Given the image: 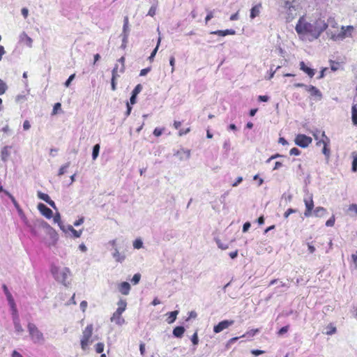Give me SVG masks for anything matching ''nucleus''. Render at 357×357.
Returning <instances> with one entry per match:
<instances>
[{
	"label": "nucleus",
	"instance_id": "nucleus-36",
	"mask_svg": "<svg viewBox=\"0 0 357 357\" xmlns=\"http://www.w3.org/2000/svg\"><path fill=\"white\" fill-rule=\"evenodd\" d=\"M351 119L354 125H357V107L353 105L351 108Z\"/></svg>",
	"mask_w": 357,
	"mask_h": 357
},
{
	"label": "nucleus",
	"instance_id": "nucleus-42",
	"mask_svg": "<svg viewBox=\"0 0 357 357\" xmlns=\"http://www.w3.org/2000/svg\"><path fill=\"white\" fill-rule=\"evenodd\" d=\"M215 242L218 247L221 250H227L229 248V245L227 244H224L221 242V241L218 238H215Z\"/></svg>",
	"mask_w": 357,
	"mask_h": 357
},
{
	"label": "nucleus",
	"instance_id": "nucleus-32",
	"mask_svg": "<svg viewBox=\"0 0 357 357\" xmlns=\"http://www.w3.org/2000/svg\"><path fill=\"white\" fill-rule=\"evenodd\" d=\"M36 225L43 229H45L46 231H48L50 229L52 228L47 222L41 219L36 220Z\"/></svg>",
	"mask_w": 357,
	"mask_h": 357
},
{
	"label": "nucleus",
	"instance_id": "nucleus-37",
	"mask_svg": "<svg viewBox=\"0 0 357 357\" xmlns=\"http://www.w3.org/2000/svg\"><path fill=\"white\" fill-rule=\"evenodd\" d=\"M5 194L11 199L12 202L13 203L15 208L18 210V211L20 213L22 211L21 208H20V206L15 199V197L8 191H5Z\"/></svg>",
	"mask_w": 357,
	"mask_h": 357
},
{
	"label": "nucleus",
	"instance_id": "nucleus-7",
	"mask_svg": "<svg viewBox=\"0 0 357 357\" xmlns=\"http://www.w3.org/2000/svg\"><path fill=\"white\" fill-rule=\"evenodd\" d=\"M326 33L333 40L335 41L342 40L346 37H348V33L346 31H344L342 29L341 31L337 32H333L328 30Z\"/></svg>",
	"mask_w": 357,
	"mask_h": 357
},
{
	"label": "nucleus",
	"instance_id": "nucleus-51",
	"mask_svg": "<svg viewBox=\"0 0 357 357\" xmlns=\"http://www.w3.org/2000/svg\"><path fill=\"white\" fill-rule=\"evenodd\" d=\"M89 340H87V339H84V338H82L81 339V347L83 350H85L89 344Z\"/></svg>",
	"mask_w": 357,
	"mask_h": 357
},
{
	"label": "nucleus",
	"instance_id": "nucleus-35",
	"mask_svg": "<svg viewBox=\"0 0 357 357\" xmlns=\"http://www.w3.org/2000/svg\"><path fill=\"white\" fill-rule=\"evenodd\" d=\"M20 39L22 41H24L25 40V43L26 44L29 46V47H31L32 45V39L28 36L24 32H23L21 35H20Z\"/></svg>",
	"mask_w": 357,
	"mask_h": 357
},
{
	"label": "nucleus",
	"instance_id": "nucleus-48",
	"mask_svg": "<svg viewBox=\"0 0 357 357\" xmlns=\"http://www.w3.org/2000/svg\"><path fill=\"white\" fill-rule=\"evenodd\" d=\"M191 341L194 345H197L199 343V338L197 332H195L191 337Z\"/></svg>",
	"mask_w": 357,
	"mask_h": 357
},
{
	"label": "nucleus",
	"instance_id": "nucleus-59",
	"mask_svg": "<svg viewBox=\"0 0 357 357\" xmlns=\"http://www.w3.org/2000/svg\"><path fill=\"white\" fill-rule=\"evenodd\" d=\"M251 227L250 222H246L243 225V232H247Z\"/></svg>",
	"mask_w": 357,
	"mask_h": 357
},
{
	"label": "nucleus",
	"instance_id": "nucleus-25",
	"mask_svg": "<svg viewBox=\"0 0 357 357\" xmlns=\"http://www.w3.org/2000/svg\"><path fill=\"white\" fill-rule=\"evenodd\" d=\"M261 6V4H258V5H256L255 6H253L251 8V10H250V17L251 19H254L257 16L259 15V12H260Z\"/></svg>",
	"mask_w": 357,
	"mask_h": 357
},
{
	"label": "nucleus",
	"instance_id": "nucleus-62",
	"mask_svg": "<svg viewBox=\"0 0 357 357\" xmlns=\"http://www.w3.org/2000/svg\"><path fill=\"white\" fill-rule=\"evenodd\" d=\"M264 353V351L259 349H253L251 351V354L255 355V356H258Z\"/></svg>",
	"mask_w": 357,
	"mask_h": 357
},
{
	"label": "nucleus",
	"instance_id": "nucleus-58",
	"mask_svg": "<svg viewBox=\"0 0 357 357\" xmlns=\"http://www.w3.org/2000/svg\"><path fill=\"white\" fill-rule=\"evenodd\" d=\"M151 67H147L146 68H144V69L141 70L139 75L145 76L151 71Z\"/></svg>",
	"mask_w": 357,
	"mask_h": 357
},
{
	"label": "nucleus",
	"instance_id": "nucleus-20",
	"mask_svg": "<svg viewBox=\"0 0 357 357\" xmlns=\"http://www.w3.org/2000/svg\"><path fill=\"white\" fill-rule=\"evenodd\" d=\"M300 69L305 72L310 77H312L315 74V70L307 66L304 61L300 62Z\"/></svg>",
	"mask_w": 357,
	"mask_h": 357
},
{
	"label": "nucleus",
	"instance_id": "nucleus-22",
	"mask_svg": "<svg viewBox=\"0 0 357 357\" xmlns=\"http://www.w3.org/2000/svg\"><path fill=\"white\" fill-rule=\"evenodd\" d=\"M185 331V329L183 326H178L174 328L172 333L175 337L181 338L183 337Z\"/></svg>",
	"mask_w": 357,
	"mask_h": 357
},
{
	"label": "nucleus",
	"instance_id": "nucleus-39",
	"mask_svg": "<svg viewBox=\"0 0 357 357\" xmlns=\"http://www.w3.org/2000/svg\"><path fill=\"white\" fill-rule=\"evenodd\" d=\"M70 162H68L67 163H66L65 165H62L59 170V172H58V176H62L63 175L66 171H67V169L70 167Z\"/></svg>",
	"mask_w": 357,
	"mask_h": 357
},
{
	"label": "nucleus",
	"instance_id": "nucleus-55",
	"mask_svg": "<svg viewBox=\"0 0 357 357\" xmlns=\"http://www.w3.org/2000/svg\"><path fill=\"white\" fill-rule=\"evenodd\" d=\"M290 155H299L301 154V151L298 148H292L289 151Z\"/></svg>",
	"mask_w": 357,
	"mask_h": 357
},
{
	"label": "nucleus",
	"instance_id": "nucleus-2",
	"mask_svg": "<svg viewBox=\"0 0 357 357\" xmlns=\"http://www.w3.org/2000/svg\"><path fill=\"white\" fill-rule=\"evenodd\" d=\"M280 11L285 15L287 22H290L297 16L298 4L294 0L284 1L280 6Z\"/></svg>",
	"mask_w": 357,
	"mask_h": 357
},
{
	"label": "nucleus",
	"instance_id": "nucleus-64",
	"mask_svg": "<svg viewBox=\"0 0 357 357\" xmlns=\"http://www.w3.org/2000/svg\"><path fill=\"white\" fill-rule=\"evenodd\" d=\"M87 307V302L86 301H82L80 303V309L82 312H85L86 309Z\"/></svg>",
	"mask_w": 357,
	"mask_h": 357
},
{
	"label": "nucleus",
	"instance_id": "nucleus-29",
	"mask_svg": "<svg viewBox=\"0 0 357 357\" xmlns=\"http://www.w3.org/2000/svg\"><path fill=\"white\" fill-rule=\"evenodd\" d=\"M326 213V208L321 206H318L314 210V215L316 217H323Z\"/></svg>",
	"mask_w": 357,
	"mask_h": 357
},
{
	"label": "nucleus",
	"instance_id": "nucleus-50",
	"mask_svg": "<svg viewBox=\"0 0 357 357\" xmlns=\"http://www.w3.org/2000/svg\"><path fill=\"white\" fill-rule=\"evenodd\" d=\"M75 74H72L71 75H70L69 77L68 78V79L64 83L65 86L69 87V86L70 85L72 81L75 79Z\"/></svg>",
	"mask_w": 357,
	"mask_h": 357
},
{
	"label": "nucleus",
	"instance_id": "nucleus-33",
	"mask_svg": "<svg viewBox=\"0 0 357 357\" xmlns=\"http://www.w3.org/2000/svg\"><path fill=\"white\" fill-rule=\"evenodd\" d=\"M100 146L99 144H96L93 146L92 150V159L93 160H96L98 157L99 152H100Z\"/></svg>",
	"mask_w": 357,
	"mask_h": 357
},
{
	"label": "nucleus",
	"instance_id": "nucleus-44",
	"mask_svg": "<svg viewBox=\"0 0 357 357\" xmlns=\"http://www.w3.org/2000/svg\"><path fill=\"white\" fill-rule=\"evenodd\" d=\"M104 344L102 343V342H98L96 344V351L98 353V354H102V351H104Z\"/></svg>",
	"mask_w": 357,
	"mask_h": 357
},
{
	"label": "nucleus",
	"instance_id": "nucleus-26",
	"mask_svg": "<svg viewBox=\"0 0 357 357\" xmlns=\"http://www.w3.org/2000/svg\"><path fill=\"white\" fill-rule=\"evenodd\" d=\"M12 321H13V324L14 325L15 332H17V333H22L24 331V329L20 324V319L19 318V319H13Z\"/></svg>",
	"mask_w": 357,
	"mask_h": 357
},
{
	"label": "nucleus",
	"instance_id": "nucleus-16",
	"mask_svg": "<svg viewBox=\"0 0 357 357\" xmlns=\"http://www.w3.org/2000/svg\"><path fill=\"white\" fill-rule=\"evenodd\" d=\"M175 155L178 157L181 161L187 160L190 157V151L181 149L180 150L177 151Z\"/></svg>",
	"mask_w": 357,
	"mask_h": 357
},
{
	"label": "nucleus",
	"instance_id": "nucleus-17",
	"mask_svg": "<svg viewBox=\"0 0 357 357\" xmlns=\"http://www.w3.org/2000/svg\"><path fill=\"white\" fill-rule=\"evenodd\" d=\"M210 33L213 35H217L220 37H225L227 35H234L236 33V31L232 29L225 30H217L211 31Z\"/></svg>",
	"mask_w": 357,
	"mask_h": 357
},
{
	"label": "nucleus",
	"instance_id": "nucleus-34",
	"mask_svg": "<svg viewBox=\"0 0 357 357\" xmlns=\"http://www.w3.org/2000/svg\"><path fill=\"white\" fill-rule=\"evenodd\" d=\"M67 227H68V230H69V231H70L73 234V235L75 238H79L81 236L82 230L77 231V230L75 229L72 225H67Z\"/></svg>",
	"mask_w": 357,
	"mask_h": 357
},
{
	"label": "nucleus",
	"instance_id": "nucleus-3",
	"mask_svg": "<svg viewBox=\"0 0 357 357\" xmlns=\"http://www.w3.org/2000/svg\"><path fill=\"white\" fill-rule=\"evenodd\" d=\"M27 330L33 344H43L45 342L43 333L38 329L35 324L29 322L27 324Z\"/></svg>",
	"mask_w": 357,
	"mask_h": 357
},
{
	"label": "nucleus",
	"instance_id": "nucleus-11",
	"mask_svg": "<svg viewBox=\"0 0 357 357\" xmlns=\"http://www.w3.org/2000/svg\"><path fill=\"white\" fill-rule=\"evenodd\" d=\"M129 34H130V28H129L128 17L125 16L123 18V30H122L121 36L123 37V40L126 41V40H128Z\"/></svg>",
	"mask_w": 357,
	"mask_h": 357
},
{
	"label": "nucleus",
	"instance_id": "nucleus-21",
	"mask_svg": "<svg viewBox=\"0 0 357 357\" xmlns=\"http://www.w3.org/2000/svg\"><path fill=\"white\" fill-rule=\"evenodd\" d=\"M306 91L310 92L311 96L317 97L319 100H320L322 98V94L321 91L317 88L312 85H309L308 86H306Z\"/></svg>",
	"mask_w": 357,
	"mask_h": 357
},
{
	"label": "nucleus",
	"instance_id": "nucleus-54",
	"mask_svg": "<svg viewBox=\"0 0 357 357\" xmlns=\"http://www.w3.org/2000/svg\"><path fill=\"white\" fill-rule=\"evenodd\" d=\"M5 295L6 296V299L8 301V305L11 304V303H15V300H14V298H13V296H12L10 292L5 294Z\"/></svg>",
	"mask_w": 357,
	"mask_h": 357
},
{
	"label": "nucleus",
	"instance_id": "nucleus-63",
	"mask_svg": "<svg viewBox=\"0 0 357 357\" xmlns=\"http://www.w3.org/2000/svg\"><path fill=\"white\" fill-rule=\"evenodd\" d=\"M162 133V129H160L159 128H155L153 130V135L156 137H159Z\"/></svg>",
	"mask_w": 357,
	"mask_h": 357
},
{
	"label": "nucleus",
	"instance_id": "nucleus-49",
	"mask_svg": "<svg viewBox=\"0 0 357 357\" xmlns=\"http://www.w3.org/2000/svg\"><path fill=\"white\" fill-rule=\"evenodd\" d=\"M53 220L54 223H57L58 225L62 223L61 220V215L59 213H56V214L53 217Z\"/></svg>",
	"mask_w": 357,
	"mask_h": 357
},
{
	"label": "nucleus",
	"instance_id": "nucleus-41",
	"mask_svg": "<svg viewBox=\"0 0 357 357\" xmlns=\"http://www.w3.org/2000/svg\"><path fill=\"white\" fill-rule=\"evenodd\" d=\"M8 89L6 83L0 79V96L4 94Z\"/></svg>",
	"mask_w": 357,
	"mask_h": 357
},
{
	"label": "nucleus",
	"instance_id": "nucleus-9",
	"mask_svg": "<svg viewBox=\"0 0 357 357\" xmlns=\"http://www.w3.org/2000/svg\"><path fill=\"white\" fill-rule=\"evenodd\" d=\"M40 213L44 215L46 218L50 219L53 216L52 211L48 208L45 204L39 203L37 206Z\"/></svg>",
	"mask_w": 357,
	"mask_h": 357
},
{
	"label": "nucleus",
	"instance_id": "nucleus-40",
	"mask_svg": "<svg viewBox=\"0 0 357 357\" xmlns=\"http://www.w3.org/2000/svg\"><path fill=\"white\" fill-rule=\"evenodd\" d=\"M353 156V161H352V171L356 172L357 171V153L353 152L352 153Z\"/></svg>",
	"mask_w": 357,
	"mask_h": 357
},
{
	"label": "nucleus",
	"instance_id": "nucleus-53",
	"mask_svg": "<svg viewBox=\"0 0 357 357\" xmlns=\"http://www.w3.org/2000/svg\"><path fill=\"white\" fill-rule=\"evenodd\" d=\"M335 216L334 215H332L331 218H330L326 222V226L327 227H333L335 224Z\"/></svg>",
	"mask_w": 357,
	"mask_h": 357
},
{
	"label": "nucleus",
	"instance_id": "nucleus-57",
	"mask_svg": "<svg viewBox=\"0 0 357 357\" xmlns=\"http://www.w3.org/2000/svg\"><path fill=\"white\" fill-rule=\"evenodd\" d=\"M349 211L354 212L355 215H357V205L356 204H352L349 207Z\"/></svg>",
	"mask_w": 357,
	"mask_h": 357
},
{
	"label": "nucleus",
	"instance_id": "nucleus-31",
	"mask_svg": "<svg viewBox=\"0 0 357 357\" xmlns=\"http://www.w3.org/2000/svg\"><path fill=\"white\" fill-rule=\"evenodd\" d=\"M161 37L159 36L158 38V40H157V45H156V47L154 48V50L152 51L151 55L149 56V60L150 61H152L158 50V47L160 45V43H161Z\"/></svg>",
	"mask_w": 357,
	"mask_h": 357
},
{
	"label": "nucleus",
	"instance_id": "nucleus-23",
	"mask_svg": "<svg viewBox=\"0 0 357 357\" xmlns=\"http://www.w3.org/2000/svg\"><path fill=\"white\" fill-rule=\"evenodd\" d=\"M93 333V325H88L82 333V337L84 339L90 340Z\"/></svg>",
	"mask_w": 357,
	"mask_h": 357
},
{
	"label": "nucleus",
	"instance_id": "nucleus-61",
	"mask_svg": "<svg viewBox=\"0 0 357 357\" xmlns=\"http://www.w3.org/2000/svg\"><path fill=\"white\" fill-rule=\"evenodd\" d=\"M243 181V177L238 176L236 179L235 182L232 183L233 187H237Z\"/></svg>",
	"mask_w": 357,
	"mask_h": 357
},
{
	"label": "nucleus",
	"instance_id": "nucleus-28",
	"mask_svg": "<svg viewBox=\"0 0 357 357\" xmlns=\"http://www.w3.org/2000/svg\"><path fill=\"white\" fill-rule=\"evenodd\" d=\"M117 305H118V307L116 310L123 313L126 310L127 302L125 299L121 298L118 301Z\"/></svg>",
	"mask_w": 357,
	"mask_h": 357
},
{
	"label": "nucleus",
	"instance_id": "nucleus-24",
	"mask_svg": "<svg viewBox=\"0 0 357 357\" xmlns=\"http://www.w3.org/2000/svg\"><path fill=\"white\" fill-rule=\"evenodd\" d=\"M9 306H10V309L12 320L19 319L20 316H19L16 303H13L9 304Z\"/></svg>",
	"mask_w": 357,
	"mask_h": 357
},
{
	"label": "nucleus",
	"instance_id": "nucleus-13",
	"mask_svg": "<svg viewBox=\"0 0 357 357\" xmlns=\"http://www.w3.org/2000/svg\"><path fill=\"white\" fill-rule=\"evenodd\" d=\"M38 197L46 203H47L51 207H52L54 209L56 210V206L54 201H52L50 196L47 194L43 193L40 191H38L37 193Z\"/></svg>",
	"mask_w": 357,
	"mask_h": 357
},
{
	"label": "nucleus",
	"instance_id": "nucleus-15",
	"mask_svg": "<svg viewBox=\"0 0 357 357\" xmlns=\"http://www.w3.org/2000/svg\"><path fill=\"white\" fill-rule=\"evenodd\" d=\"M131 287L130 284L128 282H123L119 284L118 289L119 291L125 296L129 294Z\"/></svg>",
	"mask_w": 357,
	"mask_h": 357
},
{
	"label": "nucleus",
	"instance_id": "nucleus-8",
	"mask_svg": "<svg viewBox=\"0 0 357 357\" xmlns=\"http://www.w3.org/2000/svg\"><path fill=\"white\" fill-rule=\"evenodd\" d=\"M234 321L233 320H223L219 322L217 325L213 327V332L215 333H219L223 330L229 328L230 326L233 325Z\"/></svg>",
	"mask_w": 357,
	"mask_h": 357
},
{
	"label": "nucleus",
	"instance_id": "nucleus-27",
	"mask_svg": "<svg viewBox=\"0 0 357 357\" xmlns=\"http://www.w3.org/2000/svg\"><path fill=\"white\" fill-rule=\"evenodd\" d=\"M178 314V310H174V311H172V312H169L167 314H168V317L167 319V321L168 324H172L175 321L176 319V317Z\"/></svg>",
	"mask_w": 357,
	"mask_h": 357
},
{
	"label": "nucleus",
	"instance_id": "nucleus-5",
	"mask_svg": "<svg viewBox=\"0 0 357 357\" xmlns=\"http://www.w3.org/2000/svg\"><path fill=\"white\" fill-rule=\"evenodd\" d=\"M312 139L310 137L303 134L297 135L294 139L295 144L301 148L307 147L312 143Z\"/></svg>",
	"mask_w": 357,
	"mask_h": 357
},
{
	"label": "nucleus",
	"instance_id": "nucleus-60",
	"mask_svg": "<svg viewBox=\"0 0 357 357\" xmlns=\"http://www.w3.org/2000/svg\"><path fill=\"white\" fill-rule=\"evenodd\" d=\"M169 64L172 66V73H173L174 71V65H175V58L174 56H170Z\"/></svg>",
	"mask_w": 357,
	"mask_h": 357
},
{
	"label": "nucleus",
	"instance_id": "nucleus-1",
	"mask_svg": "<svg viewBox=\"0 0 357 357\" xmlns=\"http://www.w3.org/2000/svg\"><path fill=\"white\" fill-rule=\"evenodd\" d=\"M295 29L298 35L309 34L312 36L313 38L317 39L318 32L316 31L313 22H307L304 16L299 18Z\"/></svg>",
	"mask_w": 357,
	"mask_h": 357
},
{
	"label": "nucleus",
	"instance_id": "nucleus-6",
	"mask_svg": "<svg viewBox=\"0 0 357 357\" xmlns=\"http://www.w3.org/2000/svg\"><path fill=\"white\" fill-rule=\"evenodd\" d=\"M314 27L316 29L317 33V38L320 35L325 31L328 26V24L321 17H319L317 20L313 22Z\"/></svg>",
	"mask_w": 357,
	"mask_h": 357
},
{
	"label": "nucleus",
	"instance_id": "nucleus-56",
	"mask_svg": "<svg viewBox=\"0 0 357 357\" xmlns=\"http://www.w3.org/2000/svg\"><path fill=\"white\" fill-rule=\"evenodd\" d=\"M289 326H285L282 327L278 332V334L279 335H282L283 334L286 333L289 330Z\"/></svg>",
	"mask_w": 357,
	"mask_h": 357
},
{
	"label": "nucleus",
	"instance_id": "nucleus-19",
	"mask_svg": "<svg viewBox=\"0 0 357 357\" xmlns=\"http://www.w3.org/2000/svg\"><path fill=\"white\" fill-rule=\"evenodd\" d=\"M112 257L116 261L122 263L125 259L126 255L123 252H120L117 248H114V250L112 252Z\"/></svg>",
	"mask_w": 357,
	"mask_h": 357
},
{
	"label": "nucleus",
	"instance_id": "nucleus-18",
	"mask_svg": "<svg viewBox=\"0 0 357 357\" xmlns=\"http://www.w3.org/2000/svg\"><path fill=\"white\" fill-rule=\"evenodd\" d=\"M10 149H11V146H5L1 149V153H0V157L3 162H6L8 161V160L10 157Z\"/></svg>",
	"mask_w": 357,
	"mask_h": 357
},
{
	"label": "nucleus",
	"instance_id": "nucleus-52",
	"mask_svg": "<svg viewBox=\"0 0 357 357\" xmlns=\"http://www.w3.org/2000/svg\"><path fill=\"white\" fill-rule=\"evenodd\" d=\"M297 210L294 208L287 209L284 213V218H287L291 214L296 213Z\"/></svg>",
	"mask_w": 357,
	"mask_h": 357
},
{
	"label": "nucleus",
	"instance_id": "nucleus-47",
	"mask_svg": "<svg viewBox=\"0 0 357 357\" xmlns=\"http://www.w3.org/2000/svg\"><path fill=\"white\" fill-rule=\"evenodd\" d=\"M142 89V86L139 84L132 90V93L134 94V96H137L141 92Z\"/></svg>",
	"mask_w": 357,
	"mask_h": 357
},
{
	"label": "nucleus",
	"instance_id": "nucleus-10",
	"mask_svg": "<svg viewBox=\"0 0 357 357\" xmlns=\"http://www.w3.org/2000/svg\"><path fill=\"white\" fill-rule=\"evenodd\" d=\"M304 203L305 205V211L304 213V215L305 217H310L312 215V211L314 207L312 196L310 195L309 199H304Z\"/></svg>",
	"mask_w": 357,
	"mask_h": 357
},
{
	"label": "nucleus",
	"instance_id": "nucleus-12",
	"mask_svg": "<svg viewBox=\"0 0 357 357\" xmlns=\"http://www.w3.org/2000/svg\"><path fill=\"white\" fill-rule=\"evenodd\" d=\"M123 313L116 310L110 318L112 322H115L119 326H122L125 323V319L122 317Z\"/></svg>",
	"mask_w": 357,
	"mask_h": 357
},
{
	"label": "nucleus",
	"instance_id": "nucleus-30",
	"mask_svg": "<svg viewBox=\"0 0 357 357\" xmlns=\"http://www.w3.org/2000/svg\"><path fill=\"white\" fill-rule=\"evenodd\" d=\"M47 234L50 236L51 239L52 240V245H55L57 240H58V235L56 232V231L52 228L50 229L48 231H47Z\"/></svg>",
	"mask_w": 357,
	"mask_h": 357
},
{
	"label": "nucleus",
	"instance_id": "nucleus-14",
	"mask_svg": "<svg viewBox=\"0 0 357 357\" xmlns=\"http://www.w3.org/2000/svg\"><path fill=\"white\" fill-rule=\"evenodd\" d=\"M322 137L326 138V142H325L324 147L322 149V153L325 155L327 160L329 159L331 155V150L328 148V145L330 143V139L326 135L325 132L323 131L321 133Z\"/></svg>",
	"mask_w": 357,
	"mask_h": 357
},
{
	"label": "nucleus",
	"instance_id": "nucleus-43",
	"mask_svg": "<svg viewBox=\"0 0 357 357\" xmlns=\"http://www.w3.org/2000/svg\"><path fill=\"white\" fill-rule=\"evenodd\" d=\"M143 246V242L141 239L138 238V239H136L134 242H133V247L135 249H140L141 248H142Z\"/></svg>",
	"mask_w": 357,
	"mask_h": 357
},
{
	"label": "nucleus",
	"instance_id": "nucleus-46",
	"mask_svg": "<svg viewBox=\"0 0 357 357\" xmlns=\"http://www.w3.org/2000/svg\"><path fill=\"white\" fill-rule=\"evenodd\" d=\"M342 29L348 33V37H349V36H351V33L354 30V27L352 26H342Z\"/></svg>",
	"mask_w": 357,
	"mask_h": 357
},
{
	"label": "nucleus",
	"instance_id": "nucleus-4",
	"mask_svg": "<svg viewBox=\"0 0 357 357\" xmlns=\"http://www.w3.org/2000/svg\"><path fill=\"white\" fill-rule=\"evenodd\" d=\"M52 273L56 280L67 286L66 280L70 275V269L68 268H59L58 267H52Z\"/></svg>",
	"mask_w": 357,
	"mask_h": 357
},
{
	"label": "nucleus",
	"instance_id": "nucleus-45",
	"mask_svg": "<svg viewBox=\"0 0 357 357\" xmlns=\"http://www.w3.org/2000/svg\"><path fill=\"white\" fill-rule=\"evenodd\" d=\"M140 279H141V275L139 273H135L132 280H131V282L134 284H137L139 283V282L140 281Z\"/></svg>",
	"mask_w": 357,
	"mask_h": 357
},
{
	"label": "nucleus",
	"instance_id": "nucleus-38",
	"mask_svg": "<svg viewBox=\"0 0 357 357\" xmlns=\"http://www.w3.org/2000/svg\"><path fill=\"white\" fill-rule=\"evenodd\" d=\"M330 66H331V69L333 71H336V70L340 69L342 64L340 62H335L332 60H330Z\"/></svg>",
	"mask_w": 357,
	"mask_h": 357
}]
</instances>
